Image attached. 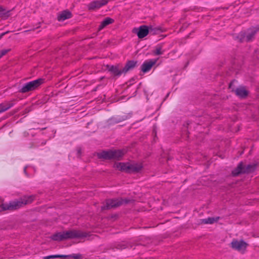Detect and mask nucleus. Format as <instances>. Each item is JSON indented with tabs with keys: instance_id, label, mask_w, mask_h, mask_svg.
Wrapping results in <instances>:
<instances>
[{
	"instance_id": "nucleus-8",
	"label": "nucleus",
	"mask_w": 259,
	"mask_h": 259,
	"mask_svg": "<svg viewBox=\"0 0 259 259\" xmlns=\"http://www.w3.org/2000/svg\"><path fill=\"white\" fill-rule=\"evenodd\" d=\"M259 30V26L250 28L248 30V33L246 34L245 32H241L239 33L238 38L240 39V42L246 41L247 42L251 41L256 34Z\"/></svg>"
},
{
	"instance_id": "nucleus-10",
	"label": "nucleus",
	"mask_w": 259,
	"mask_h": 259,
	"mask_svg": "<svg viewBox=\"0 0 259 259\" xmlns=\"http://www.w3.org/2000/svg\"><path fill=\"white\" fill-rule=\"evenodd\" d=\"M108 3V0L94 1L91 2L88 5V8L90 11H93L96 9H99L101 7L107 5Z\"/></svg>"
},
{
	"instance_id": "nucleus-22",
	"label": "nucleus",
	"mask_w": 259,
	"mask_h": 259,
	"mask_svg": "<svg viewBox=\"0 0 259 259\" xmlns=\"http://www.w3.org/2000/svg\"><path fill=\"white\" fill-rule=\"evenodd\" d=\"M10 11H8L6 12H3V13H2L0 14V16L1 17H2L3 19H7L8 18L9 16H10Z\"/></svg>"
},
{
	"instance_id": "nucleus-27",
	"label": "nucleus",
	"mask_w": 259,
	"mask_h": 259,
	"mask_svg": "<svg viewBox=\"0 0 259 259\" xmlns=\"http://www.w3.org/2000/svg\"><path fill=\"white\" fill-rule=\"evenodd\" d=\"M4 11H5V9L2 6H0V12H3Z\"/></svg>"
},
{
	"instance_id": "nucleus-26",
	"label": "nucleus",
	"mask_w": 259,
	"mask_h": 259,
	"mask_svg": "<svg viewBox=\"0 0 259 259\" xmlns=\"http://www.w3.org/2000/svg\"><path fill=\"white\" fill-rule=\"evenodd\" d=\"M57 258H70L69 255H57Z\"/></svg>"
},
{
	"instance_id": "nucleus-23",
	"label": "nucleus",
	"mask_w": 259,
	"mask_h": 259,
	"mask_svg": "<svg viewBox=\"0 0 259 259\" xmlns=\"http://www.w3.org/2000/svg\"><path fill=\"white\" fill-rule=\"evenodd\" d=\"M11 51L10 49L3 50L0 52V59Z\"/></svg>"
},
{
	"instance_id": "nucleus-24",
	"label": "nucleus",
	"mask_w": 259,
	"mask_h": 259,
	"mask_svg": "<svg viewBox=\"0 0 259 259\" xmlns=\"http://www.w3.org/2000/svg\"><path fill=\"white\" fill-rule=\"evenodd\" d=\"M70 258H73L74 259H81L82 255L80 254H72L69 255Z\"/></svg>"
},
{
	"instance_id": "nucleus-18",
	"label": "nucleus",
	"mask_w": 259,
	"mask_h": 259,
	"mask_svg": "<svg viewBox=\"0 0 259 259\" xmlns=\"http://www.w3.org/2000/svg\"><path fill=\"white\" fill-rule=\"evenodd\" d=\"M114 20L109 17H107L105 18L101 23L99 27L98 30L100 31L105 27L109 24H112L113 23Z\"/></svg>"
},
{
	"instance_id": "nucleus-6",
	"label": "nucleus",
	"mask_w": 259,
	"mask_h": 259,
	"mask_svg": "<svg viewBox=\"0 0 259 259\" xmlns=\"http://www.w3.org/2000/svg\"><path fill=\"white\" fill-rule=\"evenodd\" d=\"M132 200L126 199L118 198L115 199H108L106 201V204L101 207L102 211L115 208L122 204H127Z\"/></svg>"
},
{
	"instance_id": "nucleus-20",
	"label": "nucleus",
	"mask_w": 259,
	"mask_h": 259,
	"mask_svg": "<svg viewBox=\"0 0 259 259\" xmlns=\"http://www.w3.org/2000/svg\"><path fill=\"white\" fill-rule=\"evenodd\" d=\"M219 218L216 219L214 218H208L205 219H202L200 220V224H213L215 222H217Z\"/></svg>"
},
{
	"instance_id": "nucleus-3",
	"label": "nucleus",
	"mask_w": 259,
	"mask_h": 259,
	"mask_svg": "<svg viewBox=\"0 0 259 259\" xmlns=\"http://www.w3.org/2000/svg\"><path fill=\"white\" fill-rule=\"evenodd\" d=\"M158 31H162L160 28H153L152 26L142 25L139 28H135L133 32L137 34L139 38H143L146 36L149 32L156 34Z\"/></svg>"
},
{
	"instance_id": "nucleus-1",
	"label": "nucleus",
	"mask_w": 259,
	"mask_h": 259,
	"mask_svg": "<svg viewBox=\"0 0 259 259\" xmlns=\"http://www.w3.org/2000/svg\"><path fill=\"white\" fill-rule=\"evenodd\" d=\"M35 199L34 195L24 196L16 201H13L8 203H2L0 206L3 210H16L26 205L31 203Z\"/></svg>"
},
{
	"instance_id": "nucleus-29",
	"label": "nucleus",
	"mask_w": 259,
	"mask_h": 259,
	"mask_svg": "<svg viewBox=\"0 0 259 259\" xmlns=\"http://www.w3.org/2000/svg\"><path fill=\"white\" fill-rule=\"evenodd\" d=\"M233 81L229 83V88H231L232 85H233Z\"/></svg>"
},
{
	"instance_id": "nucleus-16",
	"label": "nucleus",
	"mask_w": 259,
	"mask_h": 259,
	"mask_svg": "<svg viewBox=\"0 0 259 259\" xmlns=\"http://www.w3.org/2000/svg\"><path fill=\"white\" fill-rule=\"evenodd\" d=\"M72 16L71 13L68 10L62 11L58 16V20L59 21H64L67 19L71 18Z\"/></svg>"
},
{
	"instance_id": "nucleus-4",
	"label": "nucleus",
	"mask_w": 259,
	"mask_h": 259,
	"mask_svg": "<svg viewBox=\"0 0 259 259\" xmlns=\"http://www.w3.org/2000/svg\"><path fill=\"white\" fill-rule=\"evenodd\" d=\"M124 152L121 150L103 151L98 154V158L104 159H115L119 160L124 155Z\"/></svg>"
},
{
	"instance_id": "nucleus-11",
	"label": "nucleus",
	"mask_w": 259,
	"mask_h": 259,
	"mask_svg": "<svg viewBox=\"0 0 259 259\" xmlns=\"http://www.w3.org/2000/svg\"><path fill=\"white\" fill-rule=\"evenodd\" d=\"M247 246V244L243 240H233L231 243V247L238 251L245 250Z\"/></svg>"
},
{
	"instance_id": "nucleus-17",
	"label": "nucleus",
	"mask_w": 259,
	"mask_h": 259,
	"mask_svg": "<svg viewBox=\"0 0 259 259\" xmlns=\"http://www.w3.org/2000/svg\"><path fill=\"white\" fill-rule=\"evenodd\" d=\"M14 104L12 101L5 102L0 104V113L3 112L13 106Z\"/></svg>"
},
{
	"instance_id": "nucleus-13",
	"label": "nucleus",
	"mask_w": 259,
	"mask_h": 259,
	"mask_svg": "<svg viewBox=\"0 0 259 259\" xmlns=\"http://www.w3.org/2000/svg\"><path fill=\"white\" fill-rule=\"evenodd\" d=\"M156 60H150L145 61L141 66V70L144 72L149 71L152 67L156 63Z\"/></svg>"
},
{
	"instance_id": "nucleus-25",
	"label": "nucleus",
	"mask_w": 259,
	"mask_h": 259,
	"mask_svg": "<svg viewBox=\"0 0 259 259\" xmlns=\"http://www.w3.org/2000/svg\"><path fill=\"white\" fill-rule=\"evenodd\" d=\"M57 258V255H50L46 256H44L43 259H51Z\"/></svg>"
},
{
	"instance_id": "nucleus-30",
	"label": "nucleus",
	"mask_w": 259,
	"mask_h": 259,
	"mask_svg": "<svg viewBox=\"0 0 259 259\" xmlns=\"http://www.w3.org/2000/svg\"><path fill=\"white\" fill-rule=\"evenodd\" d=\"M8 32H9V31H7V32H5V33H2V35H1V37L3 36V35H4L5 34L8 33Z\"/></svg>"
},
{
	"instance_id": "nucleus-21",
	"label": "nucleus",
	"mask_w": 259,
	"mask_h": 259,
	"mask_svg": "<svg viewBox=\"0 0 259 259\" xmlns=\"http://www.w3.org/2000/svg\"><path fill=\"white\" fill-rule=\"evenodd\" d=\"M162 48V45H159L157 46L155 50L154 51V54L156 55H160L162 54L163 52L161 51Z\"/></svg>"
},
{
	"instance_id": "nucleus-15",
	"label": "nucleus",
	"mask_w": 259,
	"mask_h": 259,
	"mask_svg": "<svg viewBox=\"0 0 259 259\" xmlns=\"http://www.w3.org/2000/svg\"><path fill=\"white\" fill-rule=\"evenodd\" d=\"M128 166V163L117 162L113 165V167L118 169L120 171L128 172V169L126 167Z\"/></svg>"
},
{
	"instance_id": "nucleus-14",
	"label": "nucleus",
	"mask_w": 259,
	"mask_h": 259,
	"mask_svg": "<svg viewBox=\"0 0 259 259\" xmlns=\"http://www.w3.org/2000/svg\"><path fill=\"white\" fill-rule=\"evenodd\" d=\"M235 92L236 95L242 98H245L248 95V92L244 87L237 88Z\"/></svg>"
},
{
	"instance_id": "nucleus-9",
	"label": "nucleus",
	"mask_w": 259,
	"mask_h": 259,
	"mask_svg": "<svg viewBox=\"0 0 259 259\" xmlns=\"http://www.w3.org/2000/svg\"><path fill=\"white\" fill-rule=\"evenodd\" d=\"M65 240L74 238H82L86 237L88 234L86 232L78 230H70L63 232Z\"/></svg>"
},
{
	"instance_id": "nucleus-7",
	"label": "nucleus",
	"mask_w": 259,
	"mask_h": 259,
	"mask_svg": "<svg viewBox=\"0 0 259 259\" xmlns=\"http://www.w3.org/2000/svg\"><path fill=\"white\" fill-rule=\"evenodd\" d=\"M44 82V79L42 78H38L32 81H30L25 84L22 88L19 90V92L25 93L30 91H34L42 84Z\"/></svg>"
},
{
	"instance_id": "nucleus-28",
	"label": "nucleus",
	"mask_w": 259,
	"mask_h": 259,
	"mask_svg": "<svg viewBox=\"0 0 259 259\" xmlns=\"http://www.w3.org/2000/svg\"><path fill=\"white\" fill-rule=\"evenodd\" d=\"M77 153L79 155L81 153V149L80 148H78V150H77Z\"/></svg>"
},
{
	"instance_id": "nucleus-12",
	"label": "nucleus",
	"mask_w": 259,
	"mask_h": 259,
	"mask_svg": "<svg viewBox=\"0 0 259 259\" xmlns=\"http://www.w3.org/2000/svg\"><path fill=\"white\" fill-rule=\"evenodd\" d=\"M143 165L142 163H128V166L126 167L128 169V173L131 172H138L143 168Z\"/></svg>"
},
{
	"instance_id": "nucleus-32",
	"label": "nucleus",
	"mask_w": 259,
	"mask_h": 259,
	"mask_svg": "<svg viewBox=\"0 0 259 259\" xmlns=\"http://www.w3.org/2000/svg\"><path fill=\"white\" fill-rule=\"evenodd\" d=\"M46 127H44L43 128H42V130H44V129H46Z\"/></svg>"
},
{
	"instance_id": "nucleus-5",
	"label": "nucleus",
	"mask_w": 259,
	"mask_h": 259,
	"mask_svg": "<svg viewBox=\"0 0 259 259\" xmlns=\"http://www.w3.org/2000/svg\"><path fill=\"white\" fill-rule=\"evenodd\" d=\"M257 166V164L253 163L244 165L242 162L239 163L237 167L232 171L234 176H237L240 174L250 173L254 171Z\"/></svg>"
},
{
	"instance_id": "nucleus-31",
	"label": "nucleus",
	"mask_w": 259,
	"mask_h": 259,
	"mask_svg": "<svg viewBox=\"0 0 259 259\" xmlns=\"http://www.w3.org/2000/svg\"><path fill=\"white\" fill-rule=\"evenodd\" d=\"M125 247H126L125 245H123V248H125Z\"/></svg>"
},
{
	"instance_id": "nucleus-2",
	"label": "nucleus",
	"mask_w": 259,
	"mask_h": 259,
	"mask_svg": "<svg viewBox=\"0 0 259 259\" xmlns=\"http://www.w3.org/2000/svg\"><path fill=\"white\" fill-rule=\"evenodd\" d=\"M137 62L133 60L128 61L125 66L122 68L121 64L106 66L107 69L114 76H120L122 73H126L129 70L133 69L136 65Z\"/></svg>"
},
{
	"instance_id": "nucleus-19",
	"label": "nucleus",
	"mask_w": 259,
	"mask_h": 259,
	"mask_svg": "<svg viewBox=\"0 0 259 259\" xmlns=\"http://www.w3.org/2000/svg\"><path fill=\"white\" fill-rule=\"evenodd\" d=\"M64 233L63 232L57 233L54 234L51 237V238L53 240L60 241L65 240V238H64Z\"/></svg>"
}]
</instances>
